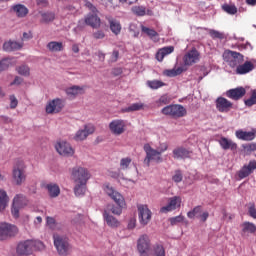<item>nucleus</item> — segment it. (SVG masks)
Wrapping results in <instances>:
<instances>
[{
	"instance_id": "nucleus-40",
	"label": "nucleus",
	"mask_w": 256,
	"mask_h": 256,
	"mask_svg": "<svg viewBox=\"0 0 256 256\" xmlns=\"http://www.w3.org/2000/svg\"><path fill=\"white\" fill-rule=\"evenodd\" d=\"M9 203V196L5 190H0V211H5L7 204Z\"/></svg>"
},
{
	"instance_id": "nucleus-27",
	"label": "nucleus",
	"mask_w": 256,
	"mask_h": 256,
	"mask_svg": "<svg viewBox=\"0 0 256 256\" xmlns=\"http://www.w3.org/2000/svg\"><path fill=\"white\" fill-rule=\"evenodd\" d=\"M173 51H175V47H173V46H166V47L159 49L156 53L157 61H160V62L163 61V59H165V57H167V55H171V53H173Z\"/></svg>"
},
{
	"instance_id": "nucleus-48",
	"label": "nucleus",
	"mask_w": 256,
	"mask_h": 256,
	"mask_svg": "<svg viewBox=\"0 0 256 256\" xmlns=\"http://www.w3.org/2000/svg\"><path fill=\"white\" fill-rule=\"evenodd\" d=\"M11 65H13V59H11V58H4L0 61V68L3 71H7V69H9V67H11Z\"/></svg>"
},
{
	"instance_id": "nucleus-41",
	"label": "nucleus",
	"mask_w": 256,
	"mask_h": 256,
	"mask_svg": "<svg viewBox=\"0 0 256 256\" xmlns=\"http://www.w3.org/2000/svg\"><path fill=\"white\" fill-rule=\"evenodd\" d=\"M152 255L154 256H165V247L162 244L156 243L152 247Z\"/></svg>"
},
{
	"instance_id": "nucleus-47",
	"label": "nucleus",
	"mask_w": 256,
	"mask_h": 256,
	"mask_svg": "<svg viewBox=\"0 0 256 256\" xmlns=\"http://www.w3.org/2000/svg\"><path fill=\"white\" fill-rule=\"evenodd\" d=\"M222 9L228 15H237V6L235 4H224L222 5Z\"/></svg>"
},
{
	"instance_id": "nucleus-39",
	"label": "nucleus",
	"mask_w": 256,
	"mask_h": 256,
	"mask_svg": "<svg viewBox=\"0 0 256 256\" xmlns=\"http://www.w3.org/2000/svg\"><path fill=\"white\" fill-rule=\"evenodd\" d=\"M183 71H187V69L183 66L178 67L176 69H171V70H164V75H166V77H177V75H181V73H183Z\"/></svg>"
},
{
	"instance_id": "nucleus-29",
	"label": "nucleus",
	"mask_w": 256,
	"mask_h": 256,
	"mask_svg": "<svg viewBox=\"0 0 256 256\" xmlns=\"http://www.w3.org/2000/svg\"><path fill=\"white\" fill-rule=\"evenodd\" d=\"M84 93L85 91L83 90V87L80 86H72L66 89V95L69 99H75L77 95H83Z\"/></svg>"
},
{
	"instance_id": "nucleus-38",
	"label": "nucleus",
	"mask_w": 256,
	"mask_h": 256,
	"mask_svg": "<svg viewBox=\"0 0 256 256\" xmlns=\"http://www.w3.org/2000/svg\"><path fill=\"white\" fill-rule=\"evenodd\" d=\"M145 105L143 103H134L126 108L122 109V113H133V111L143 110Z\"/></svg>"
},
{
	"instance_id": "nucleus-26",
	"label": "nucleus",
	"mask_w": 256,
	"mask_h": 256,
	"mask_svg": "<svg viewBox=\"0 0 256 256\" xmlns=\"http://www.w3.org/2000/svg\"><path fill=\"white\" fill-rule=\"evenodd\" d=\"M255 133H256L255 130L251 132L237 130L235 135L237 139H240L241 141H253V139H255Z\"/></svg>"
},
{
	"instance_id": "nucleus-34",
	"label": "nucleus",
	"mask_w": 256,
	"mask_h": 256,
	"mask_svg": "<svg viewBox=\"0 0 256 256\" xmlns=\"http://www.w3.org/2000/svg\"><path fill=\"white\" fill-rule=\"evenodd\" d=\"M242 235H249L256 232V225L252 222H244L241 224Z\"/></svg>"
},
{
	"instance_id": "nucleus-9",
	"label": "nucleus",
	"mask_w": 256,
	"mask_h": 256,
	"mask_svg": "<svg viewBox=\"0 0 256 256\" xmlns=\"http://www.w3.org/2000/svg\"><path fill=\"white\" fill-rule=\"evenodd\" d=\"M72 179L75 183H87L91 179V174L83 167H75L72 170Z\"/></svg>"
},
{
	"instance_id": "nucleus-56",
	"label": "nucleus",
	"mask_w": 256,
	"mask_h": 256,
	"mask_svg": "<svg viewBox=\"0 0 256 256\" xmlns=\"http://www.w3.org/2000/svg\"><path fill=\"white\" fill-rule=\"evenodd\" d=\"M248 213L252 217V219H256V209H255V203H251L248 208Z\"/></svg>"
},
{
	"instance_id": "nucleus-63",
	"label": "nucleus",
	"mask_w": 256,
	"mask_h": 256,
	"mask_svg": "<svg viewBox=\"0 0 256 256\" xmlns=\"http://www.w3.org/2000/svg\"><path fill=\"white\" fill-rule=\"evenodd\" d=\"M201 219V221L203 223H205V221H207V219H209V212H203L202 214H200V217H198Z\"/></svg>"
},
{
	"instance_id": "nucleus-6",
	"label": "nucleus",
	"mask_w": 256,
	"mask_h": 256,
	"mask_svg": "<svg viewBox=\"0 0 256 256\" xmlns=\"http://www.w3.org/2000/svg\"><path fill=\"white\" fill-rule=\"evenodd\" d=\"M54 246L56 247L59 255L67 256L69 255V250L71 246L69 245V239L63 236L54 235Z\"/></svg>"
},
{
	"instance_id": "nucleus-50",
	"label": "nucleus",
	"mask_w": 256,
	"mask_h": 256,
	"mask_svg": "<svg viewBox=\"0 0 256 256\" xmlns=\"http://www.w3.org/2000/svg\"><path fill=\"white\" fill-rule=\"evenodd\" d=\"M131 158L130 157H126V158H122L120 160V169L122 171H126V169H129V165H131Z\"/></svg>"
},
{
	"instance_id": "nucleus-4",
	"label": "nucleus",
	"mask_w": 256,
	"mask_h": 256,
	"mask_svg": "<svg viewBox=\"0 0 256 256\" xmlns=\"http://www.w3.org/2000/svg\"><path fill=\"white\" fill-rule=\"evenodd\" d=\"M27 166L23 160H18L12 168V182L18 187L27 181Z\"/></svg>"
},
{
	"instance_id": "nucleus-14",
	"label": "nucleus",
	"mask_w": 256,
	"mask_h": 256,
	"mask_svg": "<svg viewBox=\"0 0 256 256\" xmlns=\"http://www.w3.org/2000/svg\"><path fill=\"white\" fill-rule=\"evenodd\" d=\"M181 207V197L173 196L168 198V204L160 208V213H171Z\"/></svg>"
},
{
	"instance_id": "nucleus-43",
	"label": "nucleus",
	"mask_w": 256,
	"mask_h": 256,
	"mask_svg": "<svg viewBox=\"0 0 256 256\" xmlns=\"http://www.w3.org/2000/svg\"><path fill=\"white\" fill-rule=\"evenodd\" d=\"M203 211V207L196 206L191 211L187 213L188 219H195V217L199 218Z\"/></svg>"
},
{
	"instance_id": "nucleus-16",
	"label": "nucleus",
	"mask_w": 256,
	"mask_h": 256,
	"mask_svg": "<svg viewBox=\"0 0 256 256\" xmlns=\"http://www.w3.org/2000/svg\"><path fill=\"white\" fill-rule=\"evenodd\" d=\"M215 103L219 113H229L230 109H233V103L225 97H218Z\"/></svg>"
},
{
	"instance_id": "nucleus-61",
	"label": "nucleus",
	"mask_w": 256,
	"mask_h": 256,
	"mask_svg": "<svg viewBox=\"0 0 256 256\" xmlns=\"http://www.w3.org/2000/svg\"><path fill=\"white\" fill-rule=\"evenodd\" d=\"M109 177H112V179H119V177H121V172L109 171Z\"/></svg>"
},
{
	"instance_id": "nucleus-21",
	"label": "nucleus",
	"mask_w": 256,
	"mask_h": 256,
	"mask_svg": "<svg viewBox=\"0 0 256 256\" xmlns=\"http://www.w3.org/2000/svg\"><path fill=\"white\" fill-rule=\"evenodd\" d=\"M197 61H199V51H197V49L190 50L183 57L184 65L188 67H191V65H194Z\"/></svg>"
},
{
	"instance_id": "nucleus-42",
	"label": "nucleus",
	"mask_w": 256,
	"mask_h": 256,
	"mask_svg": "<svg viewBox=\"0 0 256 256\" xmlns=\"http://www.w3.org/2000/svg\"><path fill=\"white\" fill-rule=\"evenodd\" d=\"M146 85L147 87L153 90L161 89V87H165V83L161 80H148L146 82Z\"/></svg>"
},
{
	"instance_id": "nucleus-33",
	"label": "nucleus",
	"mask_w": 256,
	"mask_h": 256,
	"mask_svg": "<svg viewBox=\"0 0 256 256\" xmlns=\"http://www.w3.org/2000/svg\"><path fill=\"white\" fill-rule=\"evenodd\" d=\"M74 194L76 197H83L87 191V182H75Z\"/></svg>"
},
{
	"instance_id": "nucleus-13",
	"label": "nucleus",
	"mask_w": 256,
	"mask_h": 256,
	"mask_svg": "<svg viewBox=\"0 0 256 256\" xmlns=\"http://www.w3.org/2000/svg\"><path fill=\"white\" fill-rule=\"evenodd\" d=\"M17 227L15 225L0 223V241H5L7 237L17 235Z\"/></svg>"
},
{
	"instance_id": "nucleus-46",
	"label": "nucleus",
	"mask_w": 256,
	"mask_h": 256,
	"mask_svg": "<svg viewBox=\"0 0 256 256\" xmlns=\"http://www.w3.org/2000/svg\"><path fill=\"white\" fill-rule=\"evenodd\" d=\"M41 21L42 23H51L55 21V13L53 12H45L41 14Z\"/></svg>"
},
{
	"instance_id": "nucleus-22",
	"label": "nucleus",
	"mask_w": 256,
	"mask_h": 256,
	"mask_svg": "<svg viewBox=\"0 0 256 256\" xmlns=\"http://www.w3.org/2000/svg\"><path fill=\"white\" fill-rule=\"evenodd\" d=\"M255 69V65L251 61H246L243 64H238L236 66L237 75H247V73H251Z\"/></svg>"
},
{
	"instance_id": "nucleus-58",
	"label": "nucleus",
	"mask_w": 256,
	"mask_h": 256,
	"mask_svg": "<svg viewBox=\"0 0 256 256\" xmlns=\"http://www.w3.org/2000/svg\"><path fill=\"white\" fill-rule=\"evenodd\" d=\"M94 39H105V32L103 30H98L93 33Z\"/></svg>"
},
{
	"instance_id": "nucleus-7",
	"label": "nucleus",
	"mask_w": 256,
	"mask_h": 256,
	"mask_svg": "<svg viewBox=\"0 0 256 256\" xmlns=\"http://www.w3.org/2000/svg\"><path fill=\"white\" fill-rule=\"evenodd\" d=\"M109 131L112 135L119 137L127 131V122L123 119H114L109 123Z\"/></svg>"
},
{
	"instance_id": "nucleus-53",
	"label": "nucleus",
	"mask_w": 256,
	"mask_h": 256,
	"mask_svg": "<svg viewBox=\"0 0 256 256\" xmlns=\"http://www.w3.org/2000/svg\"><path fill=\"white\" fill-rule=\"evenodd\" d=\"M10 109H17V106L19 105V100H17V97L15 95H10Z\"/></svg>"
},
{
	"instance_id": "nucleus-64",
	"label": "nucleus",
	"mask_w": 256,
	"mask_h": 256,
	"mask_svg": "<svg viewBox=\"0 0 256 256\" xmlns=\"http://www.w3.org/2000/svg\"><path fill=\"white\" fill-rule=\"evenodd\" d=\"M86 7H88V9H90V11H92V13H97V8L95 6H93V4L91 2H87Z\"/></svg>"
},
{
	"instance_id": "nucleus-51",
	"label": "nucleus",
	"mask_w": 256,
	"mask_h": 256,
	"mask_svg": "<svg viewBox=\"0 0 256 256\" xmlns=\"http://www.w3.org/2000/svg\"><path fill=\"white\" fill-rule=\"evenodd\" d=\"M172 181H174V183H181V181H183V172L176 170L172 176Z\"/></svg>"
},
{
	"instance_id": "nucleus-36",
	"label": "nucleus",
	"mask_w": 256,
	"mask_h": 256,
	"mask_svg": "<svg viewBox=\"0 0 256 256\" xmlns=\"http://www.w3.org/2000/svg\"><path fill=\"white\" fill-rule=\"evenodd\" d=\"M142 33H145L152 41L157 42L159 41V33L154 29L148 28L146 26H141Z\"/></svg>"
},
{
	"instance_id": "nucleus-5",
	"label": "nucleus",
	"mask_w": 256,
	"mask_h": 256,
	"mask_svg": "<svg viewBox=\"0 0 256 256\" xmlns=\"http://www.w3.org/2000/svg\"><path fill=\"white\" fill-rule=\"evenodd\" d=\"M162 115L171 117V119H181L187 115V109L181 104H171L161 110Z\"/></svg>"
},
{
	"instance_id": "nucleus-18",
	"label": "nucleus",
	"mask_w": 256,
	"mask_h": 256,
	"mask_svg": "<svg viewBox=\"0 0 256 256\" xmlns=\"http://www.w3.org/2000/svg\"><path fill=\"white\" fill-rule=\"evenodd\" d=\"M256 169V160H251L248 165H244L239 171H238V177L239 179H246V177H249L253 171Z\"/></svg>"
},
{
	"instance_id": "nucleus-59",
	"label": "nucleus",
	"mask_w": 256,
	"mask_h": 256,
	"mask_svg": "<svg viewBox=\"0 0 256 256\" xmlns=\"http://www.w3.org/2000/svg\"><path fill=\"white\" fill-rule=\"evenodd\" d=\"M137 227V219L131 218L128 222V229H135Z\"/></svg>"
},
{
	"instance_id": "nucleus-37",
	"label": "nucleus",
	"mask_w": 256,
	"mask_h": 256,
	"mask_svg": "<svg viewBox=\"0 0 256 256\" xmlns=\"http://www.w3.org/2000/svg\"><path fill=\"white\" fill-rule=\"evenodd\" d=\"M47 49L51 51V53H59L63 51V42L51 41L47 44Z\"/></svg>"
},
{
	"instance_id": "nucleus-49",
	"label": "nucleus",
	"mask_w": 256,
	"mask_h": 256,
	"mask_svg": "<svg viewBox=\"0 0 256 256\" xmlns=\"http://www.w3.org/2000/svg\"><path fill=\"white\" fill-rule=\"evenodd\" d=\"M244 103L246 107H253V105H256V90H252L250 98L244 100Z\"/></svg>"
},
{
	"instance_id": "nucleus-62",
	"label": "nucleus",
	"mask_w": 256,
	"mask_h": 256,
	"mask_svg": "<svg viewBox=\"0 0 256 256\" xmlns=\"http://www.w3.org/2000/svg\"><path fill=\"white\" fill-rule=\"evenodd\" d=\"M21 83H23V78L16 76L14 81L11 82L10 85H21Z\"/></svg>"
},
{
	"instance_id": "nucleus-25",
	"label": "nucleus",
	"mask_w": 256,
	"mask_h": 256,
	"mask_svg": "<svg viewBox=\"0 0 256 256\" xmlns=\"http://www.w3.org/2000/svg\"><path fill=\"white\" fill-rule=\"evenodd\" d=\"M85 23L86 25L93 27V29H97V27L101 26V19L96 13L88 14L85 18Z\"/></svg>"
},
{
	"instance_id": "nucleus-11",
	"label": "nucleus",
	"mask_w": 256,
	"mask_h": 256,
	"mask_svg": "<svg viewBox=\"0 0 256 256\" xmlns=\"http://www.w3.org/2000/svg\"><path fill=\"white\" fill-rule=\"evenodd\" d=\"M55 149L59 155H62V157H73V155H75V149H73V146L67 141L57 142Z\"/></svg>"
},
{
	"instance_id": "nucleus-10",
	"label": "nucleus",
	"mask_w": 256,
	"mask_h": 256,
	"mask_svg": "<svg viewBox=\"0 0 256 256\" xmlns=\"http://www.w3.org/2000/svg\"><path fill=\"white\" fill-rule=\"evenodd\" d=\"M27 206V198L23 194H17L13 199L11 213L16 219L19 217V209Z\"/></svg>"
},
{
	"instance_id": "nucleus-19",
	"label": "nucleus",
	"mask_w": 256,
	"mask_h": 256,
	"mask_svg": "<svg viewBox=\"0 0 256 256\" xmlns=\"http://www.w3.org/2000/svg\"><path fill=\"white\" fill-rule=\"evenodd\" d=\"M247 93V90L243 87H238L234 89H230L226 92V97L232 99L233 101H239V99H243Z\"/></svg>"
},
{
	"instance_id": "nucleus-54",
	"label": "nucleus",
	"mask_w": 256,
	"mask_h": 256,
	"mask_svg": "<svg viewBox=\"0 0 256 256\" xmlns=\"http://www.w3.org/2000/svg\"><path fill=\"white\" fill-rule=\"evenodd\" d=\"M159 105H169L171 103V98L167 95H162L158 100Z\"/></svg>"
},
{
	"instance_id": "nucleus-1",
	"label": "nucleus",
	"mask_w": 256,
	"mask_h": 256,
	"mask_svg": "<svg viewBox=\"0 0 256 256\" xmlns=\"http://www.w3.org/2000/svg\"><path fill=\"white\" fill-rule=\"evenodd\" d=\"M103 191L110 199H113L117 205L110 208L111 213H113V215H121L123 213V207H125V198L123 195L109 183L103 184Z\"/></svg>"
},
{
	"instance_id": "nucleus-3",
	"label": "nucleus",
	"mask_w": 256,
	"mask_h": 256,
	"mask_svg": "<svg viewBox=\"0 0 256 256\" xmlns=\"http://www.w3.org/2000/svg\"><path fill=\"white\" fill-rule=\"evenodd\" d=\"M143 149L146 153L144 163L147 165V167H149L151 165V161H154V163L163 162V157H161V155L167 151L168 146L167 144H164L161 148L155 150L150 144H145Z\"/></svg>"
},
{
	"instance_id": "nucleus-12",
	"label": "nucleus",
	"mask_w": 256,
	"mask_h": 256,
	"mask_svg": "<svg viewBox=\"0 0 256 256\" xmlns=\"http://www.w3.org/2000/svg\"><path fill=\"white\" fill-rule=\"evenodd\" d=\"M65 107V101L61 98H55L46 105V113L53 115L55 113H61Z\"/></svg>"
},
{
	"instance_id": "nucleus-57",
	"label": "nucleus",
	"mask_w": 256,
	"mask_h": 256,
	"mask_svg": "<svg viewBox=\"0 0 256 256\" xmlns=\"http://www.w3.org/2000/svg\"><path fill=\"white\" fill-rule=\"evenodd\" d=\"M243 149L246 150L248 153L256 151V143L246 144L243 146Z\"/></svg>"
},
{
	"instance_id": "nucleus-32",
	"label": "nucleus",
	"mask_w": 256,
	"mask_h": 256,
	"mask_svg": "<svg viewBox=\"0 0 256 256\" xmlns=\"http://www.w3.org/2000/svg\"><path fill=\"white\" fill-rule=\"evenodd\" d=\"M23 48V44L16 41H8L3 44L4 51H19Z\"/></svg>"
},
{
	"instance_id": "nucleus-44",
	"label": "nucleus",
	"mask_w": 256,
	"mask_h": 256,
	"mask_svg": "<svg viewBox=\"0 0 256 256\" xmlns=\"http://www.w3.org/2000/svg\"><path fill=\"white\" fill-rule=\"evenodd\" d=\"M18 75H22L23 77H29L31 75V68L27 65H21L16 68Z\"/></svg>"
},
{
	"instance_id": "nucleus-15",
	"label": "nucleus",
	"mask_w": 256,
	"mask_h": 256,
	"mask_svg": "<svg viewBox=\"0 0 256 256\" xmlns=\"http://www.w3.org/2000/svg\"><path fill=\"white\" fill-rule=\"evenodd\" d=\"M95 133V126L92 124H87L84 126V129L78 130L74 136V141H85L89 135Z\"/></svg>"
},
{
	"instance_id": "nucleus-31",
	"label": "nucleus",
	"mask_w": 256,
	"mask_h": 256,
	"mask_svg": "<svg viewBox=\"0 0 256 256\" xmlns=\"http://www.w3.org/2000/svg\"><path fill=\"white\" fill-rule=\"evenodd\" d=\"M45 189H47L49 196L52 198L59 197L61 194V189L59 188V185L55 183L46 184Z\"/></svg>"
},
{
	"instance_id": "nucleus-28",
	"label": "nucleus",
	"mask_w": 256,
	"mask_h": 256,
	"mask_svg": "<svg viewBox=\"0 0 256 256\" xmlns=\"http://www.w3.org/2000/svg\"><path fill=\"white\" fill-rule=\"evenodd\" d=\"M11 9L19 18L27 17V15H29V9L23 4H16L12 6Z\"/></svg>"
},
{
	"instance_id": "nucleus-45",
	"label": "nucleus",
	"mask_w": 256,
	"mask_h": 256,
	"mask_svg": "<svg viewBox=\"0 0 256 256\" xmlns=\"http://www.w3.org/2000/svg\"><path fill=\"white\" fill-rule=\"evenodd\" d=\"M131 11L134 15H137V17H145L147 14V8H145V6H134Z\"/></svg>"
},
{
	"instance_id": "nucleus-35",
	"label": "nucleus",
	"mask_w": 256,
	"mask_h": 256,
	"mask_svg": "<svg viewBox=\"0 0 256 256\" xmlns=\"http://www.w3.org/2000/svg\"><path fill=\"white\" fill-rule=\"evenodd\" d=\"M103 217L109 227H119V225H120L119 220H117V218L111 216L109 214V212L104 211Z\"/></svg>"
},
{
	"instance_id": "nucleus-20",
	"label": "nucleus",
	"mask_w": 256,
	"mask_h": 256,
	"mask_svg": "<svg viewBox=\"0 0 256 256\" xmlns=\"http://www.w3.org/2000/svg\"><path fill=\"white\" fill-rule=\"evenodd\" d=\"M138 251H150L151 250V238L147 234H142L137 241Z\"/></svg>"
},
{
	"instance_id": "nucleus-52",
	"label": "nucleus",
	"mask_w": 256,
	"mask_h": 256,
	"mask_svg": "<svg viewBox=\"0 0 256 256\" xmlns=\"http://www.w3.org/2000/svg\"><path fill=\"white\" fill-rule=\"evenodd\" d=\"M184 219H185V217H183L181 215L176 216V217H172V218L169 219L170 225L175 226L178 223H183Z\"/></svg>"
},
{
	"instance_id": "nucleus-17",
	"label": "nucleus",
	"mask_w": 256,
	"mask_h": 256,
	"mask_svg": "<svg viewBox=\"0 0 256 256\" xmlns=\"http://www.w3.org/2000/svg\"><path fill=\"white\" fill-rule=\"evenodd\" d=\"M230 60L228 61V65L232 68L237 67L238 65H241L243 61H245V56L239 52H235L233 50H228L227 51Z\"/></svg>"
},
{
	"instance_id": "nucleus-8",
	"label": "nucleus",
	"mask_w": 256,
	"mask_h": 256,
	"mask_svg": "<svg viewBox=\"0 0 256 256\" xmlns=\"http://www.w3.org/2000/svg\"><path fill=\"white\" fill-rule=\"evenodd\" d=\"M137 209L140 225H143V227L149 225V223L151 222V217L153 215V213L149 210V207L147 205L139 204L137 206Z\"/></svg>"
},
{
	"instance_id": "nucleus-55",
	"label": "nucleus",
	"mask_w": 256,
	"mask_h": 256,
	"mask_svg": "<svg viewBox=\"0 0 256 256\" xmlns=\"http://www.w3.org/2000/svg\"><path fill=\"white\" fill-rule=\"evenodd\" d=\"M210 36L212 37V39H223L225 37L223 33L216 30H211Z\"/></svg>"
},
{
	"instance_id": "nucleus-24",
	"label": "nucleus",
	"mask_w": 256,
	"mask_h": 256,
	"mask_svg": "<svg viewBox=\"0 0 256 256\" xmlns=\"http://www.w3.org/2000/svg\"><path fill=\"white\" fill-rule=\"evenodd\" d=\"M107 21L109 23L110 31L114 35H120L121 30L123 29V27L121 26V21H119L113 17H107Z\"/></svg>"
},
{
	"instance_id": "nucleus-2",
	"label": "nucleus",
	"mask_w": 256,
	"mask_h": 256,
	"mask_svg": "<svg viewBox=\"0 0 256 256\" xmlns=\"http://www.w3.org/2000/svg\"><path fill=\"white\" fill-rule=\"evenodd\" d=\"M45 245L39 240H25L17 245L16 253L19 256L33 255V251H41Z\"/></svg>"
},
{
	"instance_id": "nucleus-23",
	"label": "nucleus",
	"mask_w": 256,
	"mask_h": 256,
	"mask_svg": "<svg viewBox=\"0 0 256 256\" xmlns=\"http://www.w3.org/2000/svg\"><path fill=\"white\" fill-rule=\"evenodd\" d=\"M192 151L185 147H177L173 150L174 159H189L192 155Z\"/></svg>"
},
{
	"instance_id": "nucleus-60",
	"label": "nucleus",
	"mask_w": 256,
	"mask_h": 256,
	"mask_svg": "<svg viewBox=\"0 0 256 256\" xmlns=\"http://www.w3.org/2000/svg\"><path fill=\"white\" fill-rule=\"evenodd\" d=\"M29 39H33V33L31 31L29 32H24L22 41H29Z\"/></svg>"
},
{
	"instance_id": "nucleus-30",
	"label": "nucleus",
	"mask_w": 256,
	"mask_h": 256,
	"mask_svg": "<svg viewBox=\"0 0 256 256\" xmlns=\"http://www.w3.org/2000/svg\"><path fill=\"white\" fill-rule=\"evenodd\" d=\"M219 145L224 149V151H227L231 149V151H235L237 149V143L232 142L230 139H227L225 137L220 138Z\"/></svg>"
}]
</instances>
